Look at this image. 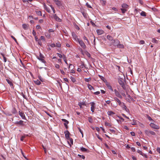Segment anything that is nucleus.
Returning a JSON list of instances; mask_svg holds the SVG:
<instances>
[{
  "mask_svg": "<svg viewBox=\"0 0 160 160\" xmlns=\"http://www.w3.org/2000/svg\"><path fill=\"white\" fill-rule=\"evenodd\" d=\"M124 79L122 78L118 79V82L123 89H125V87L124 83Z\"/></svg>",
  "mask_w": 160,
  "mask_h": 160,
  "instance_id": "nucleus-1",
  "label": "nucleus"
},
{
  "mask_svg": "<svg viewBox=\"0 0 160 160\" xmlns=\"http://www.w3.org/2000/svg\"><path fill=\"white\" fill-rule=\"evenodd\" d=\"M145 133L148 136H150L151 135H155V133L152 131L148 130H145Z\"/></svg>",
  "mask_w": 160,
  "mask_h": 160,
  "instance_id": "nucleus-2",
  "label": "nucleus"
},
{
  "mask_svg": "<svg viewBox=\"0 0 160 160\" xmlns=\"http://www.w3.org/2000/svg\"><path fill=\"white\" fill-rule=\"evenodd\" d=\"M77 42H78L80 46L83 49H85L86 48L85 44L82 40L79 39Z\"/></svg>",
  "mask_w": 160,
  "mask_h": 160,
  "instance_id": "nucleus-3",
  "label": "nucleus"
},
{
  "mask_svg": "<svg viewBox=\"0 0 160 160\" xmlns=\"http://www.w3.org/2000/svg\"><path fill=\"white\" fill-rule=\"evenodd\" d=\"M150 125L151 128L154 129H158L159 128V127L158 126L154 124L153 123H151Z\"/></svg>",
  "mask_w": 160,
  "mask_h": 160,
  "instance_id": "nucleus-4",
  "label": "nucleus"
},
{
  "mask_svg": "<svg viewBox=\"0 0 160 160\" xmlns=\"http://www.w3.org/2000/svg\"><path fill=\"white\" fill-rule=\"evenodd\" d=\"M114 91L115 92V96L121 98H122V97L121 95L120 94V92H119L116 89H115L114 90Z\"/></svg>",
  "mask_w": 160,
  "mask_h": 160,
  "instance_id": "nucleus-5",
  "label": "nucleus"
},
{
  "mask_svg": "<svg viewBox=\"0 0 160 160\" xmlns=\"http://www.w3.org/2000/svg\"><path fill=\"white\" fill-rule=\"evenodd\" d=\"M64 133L66 138L68 140L69 139H70V133L69 132L68 130H65L64 132Z\"/></svg>",
  "mask_w": 160,
  "mask_h": 160,
  "instance_id": "nucleus-6",
  "label": "nucleus"
},
{
  "mask_svg": "<svg viewBox=\"0 0 160 160\" xmlns=\"http://www.w3.org/2000/svg\"><path fill=\"white\" fill-rule=\"evenodd\" d=\"M112 42L114 46H117V47L118 46V44L120 43V41L118 39L113 40Z\"/></svg>",
  "mask_w": 160,
  "mask_h": 160,
  "instance_id": "nucleus-7",
  "label": "nucleus"
},
{
  "mask_svg": "<svg viewBox=\"0 0 160 160\" xmlns=\"http://www.w3.org/2000/svg\"><path fill=\"white\" fill-rule=\"evenodd\" d=\"M62 121L63 122H64V125L66 128V129H67L68 128V126L67 125L69 123V122L67 120L65 119H62Z\"/></svg>",
  "mask_w": 160,
  "mask_h": 160,
  "instance_id": "nucleus-8",
  "label": "nucleus"
},
{
  "mask_svg": "<svg viewBox=\"0 0 160 160\" xmlns=\"http://www.w3.org/2000/svg\"><path fill=\"white\" fill-rule=\"evenodd\" d=\"M91 105V110L92 112H94L95 108V103L94 102H91L90 103Z\"/></svg>",
  "mask_w": 160,
  "mask_h": 160,
  "instance_id": "nucleus-9",
  "label": "nucleus"
},
{
  "mask_svg": "<svg viewBox=\"0 0 160 160\" xmlns=\"http://www.w3.org/2000/svg\"><path fill=\"white\" fill-rule=\"evenodd\" d=\"M72 36L73 39L77 42L79 39L78 38L77 35L74 32L72 33Z\"/></svg>",
  "mask_w": 160,
  "mask_h": 160,
  "instance_id": "nucleus-10",
  "label": "nucleus"
},
{
  "mask_svg": "<svg viewBox=\"0 0 160 160\" xmlns=\"http://www.w3.org/2000/svg\"><path fill=\"white\" fill-rule=\"evenodd\" d=\"M44 8V9L48 13L51 12V10L50 8L48 7L45 3L43 4Z\"/></svg>",
  "mask_w": 160,
  "mask_h": 160,
  "instance_id": "nucleus-11",
  "label": "nucleus"
},
{
  "mask_svg": "<svg viewBox=\"0 0 160 160\" xmlns=\"http://www.w3.org/2000/svg\"><path fill=\"white\" fill-rule=\"evenodd\" d=\"M18 114L20 116L22 117V118L23 119H26V118L23 112L19 111L18 112Z\"/></svg>",
  "mask_w": 160,
  "mask_h": 160,
  "instance_id": "nucleus-12",
  "label": "nucleus"
},
{
  "mask_svg": "<svg viewBox=\"0 0 160 160\" xmlns=\"http://www.w3.org/2000/svg\"><path fill=\"white\" fill-rule=\"evenodd\" d=\"M106 84L108 89H110L111 91H113V90L112 88V87L110 85L109 83L107 82L106 83Z\"/></svg>",
  "mask_w": 160,
  "mask_h": 160,
  "instance_id": "nucleus-13",
  "label": "nucleus"
},
{
  "mask_svg": "<svg viewBox=\"0 0 160 160\" xmlns=\"http://www.w3.org/2000/svg\"><path fill=\"white\" fill-rule=\"evenodd\" d=\"M53 17L57 21L60 22L61 20L57 16L56 14H55L53 15Z\"/></svg>",
  "mask_w": 160,
  "mask_h": 160,
  "instance_id": "nucleus-14",
  "label": "nucleus"
},
{
  "mask_svg": "<svg viewBox=\"0 0 160 160\" xmlns=\"http://www.w3.org/2000/svg\"><path fill=\"white\" fill-rule=\"evenodd\" d=\"M54 2L58 6L61 5V2L58 0H54Z\"/></svg>",
  "mask_w": 160,
  "mask_h": 160,
  "instance_id": "nucleus-15",
  "label": "nucleus"
},
{
  "mask_svg": "<svg viewBox=\"0 0 160 160\" xmlns=\"http://www.w3.org/2000/svg\"><path fill=\"white\" fill-rule=\"evenodd\" d=\"M97 32L98 35H101L104 33V32L102 30L98 29L97 30Z\"/></svg>",
  "mask_w": 160,
  "mask_h": 160,
  "instance_id": "nucleus-16",
  "label": "nucleus"
},
{
  "mask_svg": "<svg viewBox=\"0 0 160 160\" xmlns=\"http://www.w3.org/2000/svg\"><path fill=\"white\" fill-rule=\"evenodd\" d=\"M107 114L109 116H112L115 113L112 111H109L108 112Z\"/></svg>",
  "mask_w": 160,
  "mask_h": 160,
  "instance_id": "nucleus-17",
  "label": "nucleus"
},
{
  "mask_svg": "<svg viewBox=\"0 0 160 160\" xmlns=\"http://www.w3.org/2000/svg\"><path fill=\"white\" fill-rule=\"evenodd\" d=\"M119 105L122 108H123L125 109H126L127 108L126 107L124 103L122 102H121L119 104Z\"/></svg>",
  "mask_w": 160,
  "mask_h": 160,
  "instance_id": "nucleus-18",
  "label": "nucleus"
},
{
  "mask_svg": "<svg viewBox=\"0 0 160 160\" xmlns=\"http://www.w3.org/2000/svg\"><path fill=\"white\" fill-rule=\"evenodd\" d=\"M122 8H125L127 9L128 8V6L125 3H123L122 4Z\"/></svg>",
  "mask_w": 160,
  "mask_h": 160,
  "instance_id": "nucleus-19",
  "label": "nucleus"
},
{
  "mask_svg": "<svg viewBox=\"0 0 160 160\" xmlns=\"http://www.w3.org/2000/svg\"><path fill=\"white\" fill-rule=\"evenodd\" d=\"M88 89L90 90H94L93 87L89 84H88Z\"/></svg>",
  "mask_w": 160,
  "mask_h": 160,
  "instance_id": "nucleus-20",
  "label": "nucleus"
},
{
  "mask_svg": "<svg viewBox=\"0 0 160 160\" xmlns=\"http://www.w3.org/2000/svg\"><path fill=\"white\" fill-rule=\"evenodd\" d=\"M71 80L72 82H73V83H75V84L77 83V82L75 78L71 76Z\"/></svg>",
  "mask_w": 160,
  "mask_h": 160,
  "instance_id": "nucleus-21",
  "label": "nucleus"
},
{
  "mask_svg": "<svg viewBox=\"0 0 160 160\" xmlns=\"http://www.w3.org/2000/svg\"><path fill=\"white\" fill-rule=\"evenodd\" d=\"M16 124L23 125V122L22 120H20L19 121L17 122Z\"/></svg>",
  "mask_w": 160,
  "mask_h": 160,
  "instance_id": "nucleus-22",
  "label": "nucleus"
},
{
  "mask_svg": "<svg viewBox=\"0 0 160 160\" xmlns=\"http://www.w3.org/2000/svg\"><path fill=\"white\" fill-rule=\"evenodd\" d=\"M39 53H40V54H39V56L37 57V58L38 59H42V58H44V57L43 56V55L41 52H40Z\"/></svg>",
  "mask_w": 160,
  "mask_h": 160,
  "instance_id": "nucleus-23",
  "label": "nucleus"
},
{
  "mask_svg": "<svg viewBox=\"0 0 160 160\" xmlns=\"http://www.w3.org/2000/svg\"><path fill=\"white\" fill-rule=\"evenodd\" d=\"M80 150L82 151L83 152H88V149L83 147L81 148Z\"/></svg>",
  "mask_w": 160,
  "mask_h": 160,
  "instance_id": "nucleus-24",
  "label": "nucleus"
},
{
  "mask_svg": "<svg viewBox=\"0 0 160 160\" xmlns=\"http://www.w3.org/2000/svg\"><path fill=\"white\" fill-rule=\"evenodd\" d=\"M114 99L115 101H116L118 103V104H120V103L121 102L120 100L117 97H114Z\"/></svg>",
  "mask_w": 160,
  "mask_h": 160,
  "instance_id": "nucleus-25",
  "label": "nucleus"
},
{
  "mask_svg": "<svg viewBox=\"0 0 160 160\" xmlns=\"http://www.w3.org/2000/svg\"><path fill=\"white\" fill-rule=\"evenodd\" d=\"M99 77L104 82H107L106 80L104 77L101 75H99Z\"/></svg>",
  "mask_w": 160,
  "mask_h": 160,
  "instance_id": "nucleus-26",
  "label": "nucleus"
},
{
  "mask_svg": "<svg viewBox=\"0 0 160 160\" xmlns=\"http://www.w3.org/2000/svg\"><path fill=\"white\" fill-rule=\"evenodd\" d=\"M107 38L109 40H110V41H113V38L111 36H110V35H108L107 36Z\"/></svg>",
  "mask_w": 160,
  "mask_h": 160,
  "instance_id": "nucleus-27",
  "label": "nucleus"
},
{
  "mask_svg": "<svg viewBox=\"0 0 160 160\" xmlns=\"http://www.w3.org/2000/svg\"><path fill=\"white\" fill-rule=\"evenodd\" d=\"M6 80L10 86H12L13 84L12 82L10 80L8 79H6Z\"/></svg>",
  "mask_w": 160,
  "mask_h": 160,
  "instance_id": "nucleus-28",
  "label": "nucleus"
},
{
  "mask_svg": "<svg viewBox=\"0 0 160 160\" xmlns=\"http://www.w3.org/2000/svg\"><path fill=\"white\" fill-rule=\"evenodd\" d=\"M23 28L25 30L27 29L28 28V25L26 24H23L22 25Z\"/></svg>",
  "mask_w": 160,
  "mask_h": 160,
  "instance_id": "nucleus-29",
  "label": "nucleus"
},
{
  "mask_svg": "<svg viewBox=\"0 0 160 160\" xmlns=\"http://www.w3.org/2000/svg\"><path fill=\"white\" fill-rule=\"evenodd\" d=\"M34 82L35 84L38 85H39L41 84V82L39 80H37L36 81H34Z\"/></svg>",
  "mask_w": 160,
  "mask_h": 160,
  "instance_id": "nucleus-30",
  "label": "nucleus"
},
{
  "mask_svg": "<svg viewBox=\"0 0 160 160\" xmlns=\"http://www.w3.org/2000/svg\"><path fill=\"white\" fill-rule=\"evenodd\" d=\"M117 47L119 48H124V46L122 44H121L120 43L118 44Z\"/></svg>",
  "mask_w": 160,
  "mask_h": 160,
  "instance_id": "nucleus-31",
  "label": "nucleus"
},
{
  "mask_svg": "<svg viewBox=\"0 0 160 160\" xmlns=\"http://www.w3.org/2000/svg\"><path fill=\"white\" fill-rule=\"evenodd\" d=\"M140 15L142 16L145 17L146 16V13L144 11H142L140 13Z\"/></svg>",
  "mask_w": 160,
  "mask_h": 160,
  "instance_id": "nucleus-32",
  "label": "nucleus"
},
{
  "mask_svg": "<svg viewBox=\"0 0 160 160\" xmlns=\"http://www.w3.org/2000/svg\"><path fill=\"white\" fill-rule=\"evenodd\" d=\"M78 104H80V105H81L83 106H86V103L85 102H79Z\"/></svg>",
  "mask_w": 160,
  "mask_h": 160,
  "instance_id": "nucleus-33",
  "label": "nucleus"
},
{
  "mask_svg": "<svg viewBox=\"0 0 160 160\" xmlns=\"http://www.w3.org/2000/svg\"><path fill=\"white\" fill-rule=\"evenodd\" d=\"M121 10L123 13H125L127 11V9L125 8H122L121 9Z\"/></svg>",
  "mask_w": 160,
  "mask_h": 160,
  "instance_id": "nucleus-34",
  "label": "nucleus"
},
{
  "mask_svg": "<svg viewBox=\"0 0 160 160\" xmlns=\"http://www.w3.org/2000/svg\"><path fill=\"white\" fill-rule=\"evenodd\" d=\"M120 92V93H121V94L124 97L126 96V95L124 93V92L123 91H119Z\"/></svg>",
  "mask_w": 160,
  "mask_h": 160,
  "instance_id": "nucleus-35",
  "label": "nucleus"
},
{
  "mask_svg": "<svg viewBox=\"0 0 160 160\" xmlns=\"http://www.w3.org/2000/svg\"><path fill=\"white\" fill-rule=\"evenodd\" d=\"M36 13L38 15L42 16V12L40 11H36Z\"/></svg>",
  "mask_w": 160,
  "mask_h": 160,
  "instance_id": "nucleus-36",
  "label": "nucleus"
},
{
  "mask_svg": "<svg viewBox=\"0 0 160 160\" xmlns=\"http://www.w3.org/2000/svg\"><path fill=\"white\" fill-rule=\"evenodd\" d=\"M137 152L142 155L143 153L141 150H138L137 151Z\"/></svg>",
  "mask_w": 160,
  "mask_h": 160,
  "instance_id": "nucleus-37",
  "label": "nucleus"
},
{
  "mask_svg": "<svg viewBox=\"0 0 160 160\" xmlns=\"http://www.w3.org/2000/svg\"><path fill=\"white\" fill-rule=\"evenodd\" d=\"M152 42H153V43H158V41L157 40H156L154 38L152 39Z\"/></svg>",
  "mask_w": 160,
  "mask_h": 160,
  "instance_id": "nucleus-38",
  "label": "nucleus"
},
{
  "mask_svg": "<svg viewBox=\"0 0 160 160\" xmlns=\"http://www.w3.org/2000/svg\"><path fill=\"white\" fill-rule=\"evenodd\" d=\"M44 58H42V59H39V60H40L42 62L44 63H46V61H45V60L43 59Z\"/></svg>",
  "mask_w": 160,
  "mask_h": 160,
  "instance_id": "nucleus-39",
  "label": "nucleus"
},
{
  "mask_svg": "<svg viewBox=\"0 0 160 160\" xmlns=\"http://www.w3.org/2000/svg\"><path fill=\"white\" fill-rule=\"evenodd\" d=\"M50 6L51 7L52 10L53 11V13H55V10L54 8L52 5H50Z\"/></svg>",
  "mask_w": 160,
  "mask_h": 160,
  "instance_id": "nucleus-40",
  "label": "nucleus"
},
{
  "mask_svg": "<svg viewBox=\"0 0 160 160\" xmlns=\"http://www.w3.org/2000/svg\"><path fill=\"white\" fill-rule=\"evenodd\" d=\"M78 155L80 158H81L83 159H84L85 158V157L84 155H81L79 154H78Z\"/></svg>",
  "mask_w": 160,
  "mask_h": 160,
  "instance_id": "nucleus-41",
  "label": "nucleus"
},
{
  "mask_svg": "<svg viewBox=\"0 0 160 160\" xmlns=\"http://www.w3.org/2000/svg\"><path fill=\"white\" fill-rule=\"evenodd\" d=\"M88 121L90 123H92V118L91 117H88Z\"/></svg>",
  "mask_w": 160,
  "mask_h": 160,
  "instance_id": "nucleus-42",
  "label": "nucleus"
},
{
  "mask_svg": "<svg viewBox=\"0 0 160 160\" xmlns=\"http://www.w3.org/2000/svg\"><path fill=\"white\" fill-rule=\"evenodd\" d=\"M132 125H135L136 124V122L135 120H133V122L132 123Z\"/></svg>",
  "mask_w": 160,
  "mask_h": 160,
  "instance_id": "nucleus-43",
  "label": "nucleus"
},
{
  "mask_svg": "<svg viewBox=\"0 0 160 160\" xmlns=\"http://www.w3.org/2000/svg\"><path fill=\"white\" fill-rule=\"evenodd\" d=\"M91 80V78H85V81L86 82H89L90 80Z\"/></svg>",
  "mask_w": 160,
  "mask_h": 160,
  "instance_id": "nucleus-44",
  "label": "nucleus"
},
{
  "mask_svg": "<svg viewBox=\"0 0 160 160\" xmlns=\"http://www.w3.org/2000/svg\"><path fill=\"white\" fill-rule=\"evenodd\" d=\"M25 138V136L24 135L21 137L20 140L21 141H23L24 139Z\"/></svg>",
  "mask_w": 160,
  "mask_h": 160,
  "instance_id": "nucleus-45",
  "label": "nucleus"
},
{
  "mask_svg": "<svg viewBox=\"0 0 160 160\" xmlns=\"http://www.w3.org/2000/svg\"><path fill=\"white\" fill-rule=\"evenodd\" d=\"M144 43H145V42L144 40H141L139 42V43L140 44H144Z\"/></svg>",
  "mask_w": 160,
  "mask_h": 160,
  "instance_id": "nucleus-46",
  "label": "nucleus"
},
{
  "mask_svg": "<svg viewBox=\"0 0 160 160\" xmlns=\"http://www.w3.org/2000/svg\"><path fill=\"white\" fill-rule=\"evenodd\" d=\"M151 9L154 12H156L157 11V9L156 8H151Z\"/></svg>",
  "mask_w": 160,
  "mask_h": 160,
  "instance_id": "nucleus-47",
  "label": "nucleus"
},
{
  "mask_svg": "<svg viewBox=\"0 0 160 160\" xmlns=\"http://www.w3.org/2000/svg\"><path fill=\"white\" fill-rule=\"evenodd\" d=\"M86 5L87 6V7L88 8H92L91 6L89 4H88V2H87L86 3Z\"/></svg>",
  "mask_w": 160,
  "mask_h": 160,
  "instance_id": "nucleus-48",
  "label": "nucleus"
},
{
  "mask_svg": "<svg viewBox=\"0 0 160 160\" xmlns=\"http://www.w3.org/2000/svg\"><path fill=\"white\" fill-rule=\"evenodd\" d=\"M56 46L57 47L59 48L61 47V44L59 43H56Z\"/></svg>",
  "mask_w": 160,
  "mask_h": 160,
  "instance_id": "nucleus-49",
  "label": "nucleus"
},
{
  "mask_svg": "<svg viewBox=\"0 0 160 160\" xmlns=\"http://www.w3.org/2000/svg\"><path fill=\"white\" fill-rule=\"evenodd\" d=\"M11 37L13 39V40L15 41L16 42V43H17L18 42H17V41L16 40V39L15 38V37L13 36H11Z\"/></svg>",
  "mask_w": 160,
  "mask_h": 160,
  "instance_id": "nucleus-50",
  "label": "nucleus"
},
{
  "mask_svg": "<svg viewBox=\"0 0 160 160\" xmlns=\"http://www.w3.org/2000/svg\"><path fill=\"white\" fill-rule=\"evenodd\" d=\"M105 126H110V124L107 122H106L105 123Z\"/></svg>",
  "mask_w": 160,
  "mask_h": 160,
  "instance_id": "nucleus-51",
  "label": "nucleus"
},
{
  "mask_svg": "<svg viewBox=\"0 0 160 160\" xmlns=\"http://www.w3.org/2000/svg\"><path fill=\"white\" fill-rule=\"evenodd\" d=\"M39 78L40 79V80L42 82H43L44 81L43 79L42 78L41 76H39Z\"/></svg>",
  "mask_w": 160,
  "mask_h": 160,
  "instance_id": "nucleus-52",
  "label": "nucleus"
},
{
  "mask_svg": "<svg viewBox=\"0 0 160 160\" xmlns=\"http://www.w3.org/2000/svg\"><path fill=\"white\" fill-rule=\"evenodd\" d=\"M112 9L114 10L115 11L117 12L118 11V9L115 7H113L112 8Z\"/></svg>",
  "mask_w": 160,
  "mask_h": 160,
  "instance_id": "nucleus-53",
  "label": "nucleus"
},
{
  "mask_svg": "<svg viewBox=\"0 0 160 160\" xmlns=\"http://www.w3.org/2000/svg\"><path fill=\"white\" fill-rule=\"evenodd\" d=\"M55 67L57 68H59L60 67V66L58 64H55Z\"/></svg>",
  "mask_w": 160,
  "mask_h": 160,
  "instance_id": "nucleus-54",
  "label": "nucleus"
},
{
  "mask_svg": "<svg viewBox=\"0 0 160 160\" xmlns=\"http://www.w3.org/2000/svg\"><path fill=\"white\" fill-rule=\"evenodd\" d=\"M147 118L150 121L153 120L148 115H147Z\"/></svg>",
  "mask_w": 160,
  "mask_h": 160,
  "instance_id": "nucleus-55",
  "label": "nucleus"
},
{
  "mask_svg": "<svg viewBox=\"0 0 160 160\" xmlns=\"http://www.w3.org/2000/svg\"><path fill=\"white\" fill-rule=\"evenodd\" d=\"M122 115L123 117H124L126 118H127V119H129V118L128 117H127V116H126V115L125 114H123V113H122Z\"/></svg>",
  "mask_w": 160,
  "mask_h": 160,
  "instance_id": "nucleus-56",
  "label": "nucleus"
},
{
  "mask_svg": "<svg viewBox=\"0 0 160 160\" xmlns=\"http://www.w3.org/2000/svg\"><path fill=\"white\" fill-rule=\"evenodd\" d=\"M74 27L77 30H79V28L78 26L77 25H75V26Z\"/></svg>",
  "mask_w": 160,
  "mask_h": 160,
  "instance_id": "nucleus-57",
  "label": "nucleus"
},
{
  "mask_svg": "<svg viewBox=\"0 0 160 160\" xmlns=\"http://www.w3.org/2000/svg\"><path fill=\"white\" fill-rule=\"evenodd\" d=\"M130 133H131V135L132 136H134L135 135V132H130Z\"/></svg>",
  "mask_w": 160,
  "mask_h": 160,
  "instance_id": "nucleus-58",
  "label": "nucleus"
},
{
  "mask_svg": "<svg viewBox=\"0 0 160 160\" xmlns=\"http://www.w3.org/2000/svg\"><path fill=\"white\" fill-rule=\"evenodd\" d=\"M94 93L95 95H98L100 93V92L99 91H97L96 92H94Z\"/></svg>",
  "mask_w": 160,
  "mask_h": 160,
  "instance_id": "nucleus-59",
  "label": "nucleus"
},
{
  "mask_svg": "<svg viewBox=\"0 0 160 160\" xmlns=\"http://www.w3.org/2000/svg\"><path fill=\"white\" fill-rule=\"evenodd\" d=\"M97 137L98 138V139H99V140H100L101 141H102V139L101 138L99 135H97Z\"/></svg>",
  "mask_w": 160,
  "mask_h": 160,
  "instance_id": "nucleus-60",
  "label": "nucleus"
},
{
  "mask_svg": "<svg viewBox=\"0 0 160 160\" xmlns=\"http://www.w3.org/2000/svg\"><path fill=\"white\" fill-rule=\"evenodd\" d=\"M39 22L40 23H42L43 22V19H40L39 20Z\"/></svg>",
  "mask_w": 160,
  "mask_h": 160,
  "instance_id": "nucleus-61",
  "label": "nucleus"
},
{
  "mask_svg": "<svg viewBox=\"0 0 160 160\" xmlns=\"http://www.w3.org/2000/svg\"><path fill=\"white\" fill-rule=\"evenodd\" d=\"M36 28L37 29H38L41 28V27L39 25H37Z\"/></svg>",
  "mask_w": 160,
  "mask_h": 160,
  "instance_id": "nucleus-62",
  "label": "nucleus"
},
{
  "mask_svg": "<svg viewBox=\"0 0 160 160\" xmlns=\"http://www.w3.org/2000/svg\"><path fill=\"white\" fill-rule=\"evenodd\" d=\"M131 149L132 151L133 152H134L135 151V149L134 147H132Z\"/></svg>",
  "mask_w": 160,
  "mask_h": 160,
  "instance_id": "nucleus-63",
  "label": "nucleus"
},
{
  "mask_svg": "<svg viewBox=\"0 0 160 160\" xmlns=\"http://www.w3.org/2000/svg\"><path fill=\"white\" fill-rule=\"evenodd\" d=\"M157 152L160 154V148H157Z\"/></svg>",
  "mask_w": 160,
  "mask_h": 160,
  "instance_id": "nucleus-64",
  "label": "nucleus"
}]
</instances>
